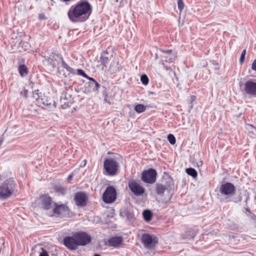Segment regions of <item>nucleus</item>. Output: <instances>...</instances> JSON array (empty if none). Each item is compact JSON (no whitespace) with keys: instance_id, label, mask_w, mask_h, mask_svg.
I'll return each mask as SVG.
<instances>
[{"instance_id":"obj_1","label":"nucleus","mask_w":256,"mask_h":256,"mask_svg":"<svg viewBox=\"0 0 256 256\" xmlns=\"http://www.w3.org/2000/svg\"><path fill=\"white\" fill-rule=\"evenodd\" d=\"M92 6L87 0H81L72 6L68 12V16L73 22H84L90 17Z\"/></svg>"},{"instance_id":"obj_2","label":"nucleus","mask_w":256,"mask_h":256,"mask_svg":"<svg viewBox=\"0 0 256 256\" xmlns=\"http://www.w3.org/2000/svg\"><path fill=\"white\" fill-rule=\"evenodd\" d=\"M16 184L12 178H9L0 185V198L6 199L16 190Z\"/></svg>"},{"instance_id":"obj_3","label":"nucleus","mask_w":256,"mask_h":256,"mask_svg":"<svg viewBox=\"0 0 256 256\" xmlns=\"http://www.w3.org/2000/svg\"><path fill=\"white\" fill-rule=\"evenodd\" d=\"M219 190L220 194L225 196L220 198V202H228L232 201L230 197L235 194L236 188L232 183L226 182L220 185Z\"/></svg>"},{"instance_id":"obj_4","label":"nucleus","mask_w":256,"mask_h":256,"mask_svg":"<svg viewBox=\"0 0 256 256\" xmlns=\"http://www.w3.org/2000/svg\"><path fill=\"white\" fill-rule=\"evenodd\" d=\"M104 169L109 176H114L119 168L118 162L113 158L106 159L104 162Z\"/></svg>"},{"instance_id":"obj_5","label":"nucleus","mask_w":256,"mask_h":256,"mask_svg":"<svg viewBox=\"0 0 256 256\" xmlns=\"http://www.w3.org/2000/svg\"><path fill=\"white\" fill-rule=\"evenodd\" d=\"M70 210L64 204L55 203L52 210L50 212L49 216H52L54 215L63 218L69 214Z\"/></svg>"},{"instance_id":"obj_6","label":"nucleus","mask_w":256,"mask_h":256,"mask_svg":"<svg viewBox=\"0 0 256 256\" xmlns=\"http://www.w3.org/2000/svg\"><path fill=\"white\" fill-rule=\"evenodd\" d=\"M141 240L142 244L146 248H153L158 241V239L156 236L148 234H143L142 236Z\"/></svg>"},{"instance_id":"obj_7","label":"nucleus","mask_w":256,"mask_h":256,"mask_svg":"<svg viewBox=\"0 0 256 256\" xmlns=\"http://www.w3.org/2000/svg\"><path fill=\"white\" fill-rule=\"evenodd\" d=\"M157 172L154 168L144 170L142 174V180L148 184L154 183L156 178Z\"/></svg>"},{"instance_id":"obj_8","label":"nucleus","mask_w":256,"mask_h":256,"mask_svg":"<svg viewBox=\"0 0 256 256\" xmlns=\"http://www.w3.org/2000/svg\"><path fill=\"white\" fill-rule=\"evenodd\" d=\"M116 198V192L114 188L109 186L106 188L102 196L103 200L106 204L114 202Z\"/></svg>"},{"instance_id":"obj_9","label":"nucleus","mask_w":256,"mask_h":256,"mask_svg":"<svg viewBox=\"0 0 256 256\" xmlns=\"http://www.w3.org/2000/svg\"><path fill=\"white\" fill-rule=\"evenodd\" d=\"M40 200L42 207L47 211V214L49 216L56 202H53L52 198L47 194L42 196L40 197Z\"/></svg>"},{"instance_id":"obj_10","label":"nucleus","mask_w":256,"mask_h":256,"mask_svg":"<svg viewBox=\"0 0 256 256\" xmlns=\"http://www.w3.org/2000/svg\"><path fill=\"white\" fill-rule=\"evenodd\" d=\"M78 246H86L92 240L91 236L84 232H78L74 234Z\"/></svg>"},{"instance_id":"obj_11","label":"nucleus","mask_w":256,"mask_h":256,"mask_svg":"<svg viewBox=\"0 0 256 256\" xmlns=\"http://www.w3.org/2000/svg\"><path fill=\"white\" fill-rule=\"evenodd\" d=\"M34 96L36 98L37 104L40 106H50L54 104V102L50 98H46V96L40 94H38L36 91L34 92Z\"/></svg>"},{"instance_id":"obj_12","label":"nucleus","mask_w":256,"mask_h":256,"mask_svg":"<svg viewBox=\"0 0 256 256\" xmlns=\"http://www.w3.org/2000/svg\"><path fill=\"white\" fill-rule=\"evenodd\" d=\"M90 81L85 84L84 90L86 92H94L96 94L98 92V90L100 87V84L93 78H88Z\"/></svg>"},{"instance_id":"obj_13","label":"nucleus","mask_w":256,"mask_h":256,"mask_svg":"<svg viewBox=\"0 0 256 256\" xmlns=\"http://www.w3.org/2000/svg\"><path fill=\"white\" fill-rule=\"evenodd\" d=\"M64 246L70 250H76L79 246L75 236L74 234L72 236H66L64 239Z\"/></svg>"},{"instance_id":"obj_14","label":"nucleus","mask_w":256,"mask_h":256,"mask_svg":"<svg viewBox=\"0 0 256 256\" xmlns=\"http://www.w3.org/2000/svg\"><path fill=\"white\" fill-rule=\"evenodd\" d=\"M128 186L131 191L136 196L142 194L145 190L138 182L134 180H130L128 182Z\"/></svg>"},{"instance_id":"obj_15","label":"nucleus","mask_w":256,"mask_h":256,"mask_svg":"<svg viewBox=\"0 0 256 256\" xmlns=\"http://www.w3.org/2000/svg\"><path fill=\"white\" fill-rule=\"evenodd\" d=\"M87 196L83 192H78L74 196V201L78 206H84L86 204Z\"/></svg>"},{"instance_id":"obj_16","label":"nucleus","mask_w":256,"mask_h":256,"mask_svg":"<svg viewBox=\"0 0 256 256\" xmlns=\"http://www.w3.org/2000/svg\"><path fill=\"white\" fill-rule=\"evenodd\" d=\"M244 90L248 94L256 96V83L248 80L244 84Z\"/></svg>"},{"instance_id":"obj_17","label":"nucleus","mask_w":256,"mask_h":256,"mask_svg":"<svg viewBox=\"0 0 256 256\" xmlns=\"http://www.w3.org/2000/svg\"><path fill=\"white\" fill-rule=\"evenodd\" d=\"M123 239L122 236H114L108 241V246L114 248L119 247L122 243Z\"/></svg>"},{"instance_id":"obj_18","label":"nucleus","mask_w":256,"mask_h":256,"mask_svg":"<svg viewBox=\"0 0 256 256\" xmlns=\"http://www.w3.org/2000/svg\"><path fill=\"white\" fill-rule=\"evenodd\" d=\"M163 54L161 56L162 58H164V61L168 62H173L176 58V56L174 54H172V50H160Z\"/></svg>"},{"instance_id":"obj_19","label":"nucleus","mask_w":256,"mask_h":256,"mask_svg":"<svg viewBox=\"0 0 256 256\" xmlns=\"http://www.w3.org/2000/svg\"><path fill=\"white\" fill-rule=\"evenodd\" d=\"M112 57V54L109 53L108 50L104 51L101 54L100 60L102 65L106 66L108 63L109 60H111Z\"/></svg>"},{"instance_id":"obj_20","label":"nucleus","mask_w":256,"mask_h":256,"mask_svg":"<svg viewBox=\"0 0 256 256\" xmlns=\"http://www.w3.org/2000/svg\"><path fill=\"white\" fill-rule=\"evenodd\" d=\"M168 187L170 188V184H169L168 186H164L162 184L158 183L156 184V192L159 195L163 194L166 190H168Z\"/></svg>"},{"instance_id":"obj_21","label":"nucleus","mask_w":256,"mask_h":256,"mask_svg":"<svg viewBox=\"0 0 256 256\" xmlns=\"http://www.w3.org/2000/svg\"><path fill=\"white\" fill-rule=\"evenodd\" d=\"M246 128L250 136L254 138L256 136V128L250 124H246Z\"/></svg>"},{"instance_id":"obj_22","label":"nucleus","mask_w":256,"mask_h":256,"mask_svg":"<svg viewBox=\"0 0 256 256\" xmlns=\"http://www.w3.org/2000/svg\"><path fill=\"white\" fill-rule=\"evenodd\" d=\"M68 100V98L66 96V94L62 93L61 97H60V102L62 104V106L63 108H66V107L69 106L70 104H71L69 102H66Z\"/></svg>"},{"instance_id":"obj_23","label":"nucleus","mask_w":256,"mask_h":256,"mask_svg":"<svg viewBox=\"0 0 256 256\" xmlns=\"http://www.w3.org/2000/svg\"><path fill=\"white\" fill-rule=\"evenodd\" d=\"M119 70L118 62H117L116 64L114 62L111 64L109 68V70L111 73H116L117 72H118Z\"/></svg>"},{"instance_id":"obj_24","label":"nucleus","mask_w":256,"mask_h":256,"mask_svg":"<svg viewBox=\"0 0 256 256\" xmlns=\"http://www.w3.org/2000/svg\"><path fill=\"white\" fill-rule=\"evenodd\" d=\"M144 219L148 222L151 220L152 218V212L150 210H144L142 213Z\"/></svg>"},{"instance_id":"obj_25","label":"nucleus","mask_w":256,"mask_h":256,"mask_svg":"<svg viewBox=\"0 0 256 256\" xmlns=\"http://www.w3.org/2000/svg\"><path fill=\"white\" fill-rule=\"evenodd\" d=\"M18 71L20 75L22 76H25L28 74V68L25 65H20L18 68Z\"/></svg>"},{"instance_id":"obj_26","label":"nucleus","mask_w":256,"mask_h":256,"mask_svg":"<svg viewBox=\"0 0 256 256\" xmlns=\"http://www.w3.org/2000/svg\"><path fill=\"white\" fill-rule=\"evenodd\" d=\"M62 60V66L68 72H69L74 74H75V70L74 68L70 67L62 59V58H60Z\"/></svg>"},{"instance_id":"obj_27","label":"nucleus","mask_w":256,"mask_h":256,"mask_svg":"<svg viewBox=\"0 0 256 256\" xmlns=\"http://www.w3.org/2000/svg\"><path fill=\"white\" fill-rule=\"evenodd\" d=\"M186 172L190 176H191L193 178H196L197 175L198 173L196 170L193 168H188L186 169Z\"/></svg>"},{"instance_id":"obj_28","label":"nucleus","mask_w":256,"mask_h":256,"mask_svg":"<svg viewBox=\"0 0 256 256\" xmlns=\"http://www.w3.org/2000/svg\"><path fill=\"white\" fill-rule=\"evenodd\" d=\"M146 109V106L142 104H138L136 105L134 108L135 110L138 113L144 112L145 111Z\"/></svg>"},{"instance_id":"obj_29","label":"nucleus","mask_w":256,"mask_h":256,"mask_svg":"<svg viewBox=\"0 0 256 256\" xmlns=\"http://www.w3.org/2000/svg\"><path fill=\"white\" fill-rule=\"evenodd\" d=\"M186 234V236L184 237V238L186 239H193L196 235L195 232L192 230H188Z\"/></svg>"},{"instance_id":"obj_30","label":"nucleus","mask_w":256,"mask_h":256,"mask_svg":"<svg viewBox=\"0 0 256 256\" xmlns=\"http://www.w3.org/2000/svg\"><path fill=\"white\" fill-rule=\"evenodd\" d=\"M168 140L170 143L172 144H174L176 142V138L172 134H169L168 136Z\"/></svg>"},{"instance_id":"obj_31","label":"nucleus","mask_w":256,"mask_h":256,"mask_svg":"<svg viewBox=\"0 0 256 256\" xmlns=\"http://www.w3.org/2000/svg\"><path fill=\"white\" fill-rule=\"evenodd\" d=\"M140 80L142 82L144 85H146L148 83V78L146 74H143L141 76Z\"/></svg>"},{"instance_id":"obj_32","label":"nucleus","mask_w":256,"mask_h":256,"mask_svg":"<svg viewBox=\"0 0 256 256\" xmlns=\"http://www.w3.org/2000/svg\"><path fill=\"white\" fill-rule=\"evenodd\" d=\"M184 4L182 0H178V6L180 12H182L184 10Z\"/></svg>"},{"instance_id":"obj_33","label":"nucleus","mask_w":256,"mask_h":256,"mask_svg":"<svg viewBox=\"0 0 256 256\" xmlns=\"http://www.w3.org/2000/svg\"><path fill=\"white\" fill-rule=\"evenodd\" d=\"M246 54V50H244L241 54L240 57V64H242L245 58V56Z\"/></svg>"},{"instance_id":"obj_34","label":"nucleus","mask_w":256,"mask_h":256,"mask_svg":"<svg viewBox=\"0 0 256 256\" xmlns=\"http://www.w3.org/2000/svg\"><path fill=\"white\" fill-rule=\"evenodd\" d=\"M78 74L80 76H83L84 78H90L86 74H85L84 72L81 69H78L77 70Z\"/></svg>"},{"instance_id":"obj_35","label":"nucleus","mask_w":256,"mask_h":256,"mask_svg":"<svg viewBox=\"0 0 256 256\" xmlns=\"http://www.w3.org/2000/svg\"><path fill=\"white\" fill-rule=\"evenodd\" d=\"M42 252L39 254V256H49L48 252L42 247L40 248Z\"/></svg>"},{"instance_id":"obj_36","label":"nucleus","mask_w":256,"mask_h":256,"mask_svg":"<svg viewBox=\"0 0 256 256\" xmlns=\"http://www.w3.org/2000/svg\"><path fill=\"white\" fill-rule=\"evenodd\" d=\"M48 61L50 62V63L52 66L53 67L56 66V60H53L52 58H50L48 59Z\"/></svg>"},{"instance_id":"obj_37","label":"nucleus","mask_w":256,"mask_h":256,"mask_svg":"<svg viewBox=\"0 0 256 256\" xmlns=\"http://www.w3.org/2000/svg\"><path fill=\"white\" fill-rule=\"evenodd\" d=\"M56 191L62 194H64V190L62 187H58L56 188Z\"/></svg>"},{"instance_id":"obj_38","label":"nucleus","mask_w":256,"mask_h":256,"mask_svg":"<svg viewBox=\"0 0 256 256\" xmlns=\"http://www.w3.org/2000/svg\"><path fill=\"white\" fill-rule=\"evenodd\" d=\"M103 96H104V99L105 102H108V93H107V92L106 90L103 92Z\"/></svg>"},{"instance_id":"obj_39","label":"nucleus","mask_w":256,"mask_h":256,"mask_svg":"<svg viewBox=\"0 0 256 256\" xmlns=\"http://www.w3.org/2000/svg\"><path fill=\"white\" fill-rule=\"evenodd\" d=\"M27 94L28 90L26 89H24V90L21 92V94L26 98L27 96Z\"/></svg>"},{"instance_id":"obj_40","label":"nucleus","mask_w":256,"mask_h":256,"mask_svg":"<svg viewBox=\"0 0 256 256\" xmlns=\"http://www.w3.org/2000/svg\"><path fill=\"white\" fill-rule=\"evenodd\" d=\"M252 68L253 70H256V59L253 62L252 64Z\"/></svg>"},{"instance_id":"obj_41","label":"nucleus","mask_w":256,"mask_h":256,"mask_svg":"<svg viewBox=\"0 0 256 256\" xmlns=\"http://www.w3.org/2000/svg\"><path fill=\"white\" fill-rule=\"evenodd\" d=\"M72 174H70V176H68V181H70V180H72Z\"/></svg>"},{"instance_id":"obj_42","label":"nucleus","mask_w":256,"mask_h":256,"mask_svg":"<svg viewBox=\"0 0 256 256\" xmlns=\"http://www.w3.org/2000/svg\"><path fill=\"white\" fill-rule=\"evenodd\" d=\"M2 140H3L2 139L0 140V146H1V144H2Z\"/></svg>"},{"instance_id":"obj_43","label":"nucleus","mask_w":256,"mask_h":256,"mask_svg":"<svg viewBox=\"0 0 256 256\" xmlns=\"http://www.w3.org/2000/svg\"><path fill=\"white\" fill-rule=\"evenodd\" d=\"M155 58H156V59H158V54H156Z\"/></svg>"},{"instance_id":"obj_44","label":"nucleus","mask_w":256,"mask_h":256,"mask_svg":"<svg viewBox=\"0 0 256 256\" xmlns=\"http://www.w3.org/2000/svg\"><path fill=\"white\" fill-rule=\"evenodd\" d=\"M94 256H100L98 254H95Z\"/></svg>"},{"instance_id":"obj_45","label":"nucleus","mask_w":256,"mask_h":256,"mask_svg":"<svg viewBox=\"0 0 256 256\" xmlns=\"http://www.w3.org/2000/svg\"><path fill=\"white\" fill-rule=\"evenodd\" d=\"M55 56L58 57V56H56V55H55V54L53 56V58H54V57H55Z\"/></svg>"},{"instance_id":"obj_46","label":"nucleus","mask_w":256,"mask_h":256,"mask_svg":"<svg viewBox=\"0 0 256 256\" xmlns=\"http://www.w3.org/2000/svg\"><path fill=\"white\" fill-rule=\"evenodd\" d=\"M246 211L250 212V210H249V208H247L246 209Z\"/></svg>"},{"instance_id":"obj_47","label":"nucleus","mask_w":256,"mask_h":256,"mask_svg":"<svg viewBox=\"0 0 256 256\" xmlns=\"http://www.w3.org/2000/svg\"><path fill=\"white\" fill-rule=\"evenodd\" d=\"M64 2H68V1H70V0H64Z\"/></svg>"},{"instance_id":"obj_48","label":"nucleus","mask_w":256,"mask_h":256,"mask_svg":"<svg viewBox=\"0 0 256 256\" xmlns=\"http://www.w3.org/2000/svg\"><path fill=\"white\" fill-rule=\"evenodd\" d=\"M85 162H84V165L86 164V160H84Z\"/></svg>"},{"instance_id":"obj_49","label":"nucleus","mask_w":256,"mask_h":256,"mask_svg":"<svg viewBox=\"0 0 256 256\" xmlns=\"http://www.w3.org/2000/svg\"><path fill=\"white\" fill-rule=\"evenodd\" d=\"M170 182H172V180L171 179H170Z\"/></svg>"},{"instance_id":"obj_50","label":"nucleus","mask_w":256,"mask_h":256,"mask_svg":"<svg viewBox=\"0 0 256 256\" xmlns=\"http://www.w3.org/2000/svg\"><path fill=\"white\" fill-rule=\"evenodd\" d=\"M116 2H118V0H116Z\"/></svg>"}]
</instances>
